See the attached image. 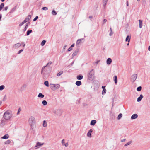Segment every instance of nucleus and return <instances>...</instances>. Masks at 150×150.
Listing matches in <instances>:
<instances>
[{
    "label": "nucleus",
    "mask_w": 150,
    "mask_h": 150,
    "mask_svg": "<svg viewBox=\"0 0 150 150\" xmlns=\"http://www.w3.org/2000/svg\"><path fill=\"white\" fill-rule=\"evenodd\" d=\"M23 51V50L22 49H21V50H19L18 52V54H20L22 51Z\"/></svg>",
    "instance_id": "obj_44"
},
{
    "label": "nucleus",
    "mask_w": 150,
    "mask_h": 150,
    "mask_svg": "<svg viewBox=\"0 0 150 150\" xmlns=\"http://www.w3.org/2000/svg\"><path fill=\"white\" fill-rule=\"evenodd\" d=\"M38 16H37L35 17V18H34L33 19V21H35L37 19H38Z\"/></svg>",
    "instance_id": "obj_41"
},
{
    "label": "nucleus",
    "mask_w": 150,
    "mask_h": 150,
    "mask_svg": "<svg viewBox=\"0 0 150 150\" xmlns=\"http://www.w3.org/2000/svg\"><path fill=\"white\" fill-rule=\"evenodd\" d=\"M74 44H72L71 45V47H74Z\"/></svg>",
    "instance_id": "obj_49"
},
{
    "label": "nucleus",
    "mask_w": 150,
    "mask_h": 150,
    "mask_svg": "<svg viewBox=\"0 0 150 150\" xmlns=\"http://www.w3.org/2000/svg\"><path fill=\"white\" fill-rule=\"evenodd\" d=\"M9 137V136L8 134H6L3 137H1V139H7Z\"/></svg>",
    "instance_id": "obj_5"
},
{
    "label": "nucleus",
    "mask_w": 150,
    "mask_h": 150,
    "mask_svg": "<svg viewBox=\"0 0 150 150\" xmlns=\"http://www.w3.org/2000/svg\"><path fill=\"white\" fill-rule=\"evenodd\" d=\"M148 50L149 51H150V46H149L148 48Z\"/></svg>",
    "instance_id": "obj_59"
},
{
    "label": "nucleus",
    "mask_w": 150,
    "mask_h": 150,
    "mask_svg": "<svg viewBox=\"0 0 150 150\" xmlns=\"http://www.w3.org/2000/svg\"><path fill=\"white\" fill-rule=\"evenodd\" d=\"M139 27L140 28H141L142 26V21L141 20H139Z\"/></svg>",
    "instance_id": "obj_13"
},
{
    "label": "nucleus",
    "mask_w": 150,
    "mask_h": 150,
    "mask_svg": "<svg viewBox=\"0 0 150 150\" xmlns=\"http://www.w3.org/2000/svg\"><path fill=\"white\" fill-rule=\"evenodd\" d=\"M132 143V141H130L128 142L127 143H126V144H125L124 145L125 146H127L128 145H130L131 143Z\"/></svg>",
    "instance_id": "obj_25"
},
{
    "label": "nucleus",
    "mask_w": 150,
    "mask_h": 150,
    "mask_svg": "<svg viewBox=\"0 0 150 150\" xmlns=\"http://www.w3.org/2000/svg\"><path fill=\"white\" fill-rule=\"evenodd\" d=\"M105 86H102V88L103 89L104 88H105Z\"/></svg>",
    "instance_id": "obj_57"
},
{
    "label": "nucleus",
    "mask_w": 150,
    "mask_h": 150,
    "mask_svg": "<svg viewBox=\"0 0 150 150\" xmlns=\"http://www.w3.org/2000/svg\"><path fill=\"white\" fill-rule=\"evenodd\" d=\"M114 80L115 84H117V77L116 76H115L114 77Z\"/></svg>",
    "instance_id": "obj_16"
},
{
    "label": "nucleus",
    "mask_w": 150,
    "mask_h": 150,
    "mask_svg": "<svg viewBox=\"0 0 150 150\" xmlns=\"http://www.w3.org/2000/svg\"><path fill=\"white\" fill-rule=\"evenodd\" d=\"M130 40V36H129V35H128L126 38L125 41H128V42H129Z\"/></svg>",
    "instance_id": "obj_14"
},
{
    "label": "nucleus",
    "mask_w": 150,
    "mask_h": 150,
    "mask_svg": "<svg viewBox=\"0 0 150 150\" xmlns=\"http://www.w3.org/2000/svg\"><path fill=\"white\" fill-rule=\"evenodd\" d=\"M30 18H31V17H30V16L29 15V16H28V18H29V19Z\"/></svg>",
    "instance_id": "obj_55"
},
{
    "label": "nucleus",
    "mask_w": 150,
    "mask_h": 150,
    "mask_svg": "<svg viewBox=\"0 0 150 150\" xmlns=\"http://www.w3.org/2000/svg\"><path fill=\"white\" fill-rule=\"evenodd\" d=\"M28 122L32 129L35 127V120L34 117L31 116L29 119Z\"/></svg>",
    "instance_id": "obj_1"
},
{
    "label": "nucleus",
    "mask_w": 150,
    "mask_h": 150,
    "mask_svg": "<svg viewBox=\"0 0 150 150\" xmlns=\"http://www.w3.org/2000/svg\"><path fill=\"white\" fill-rule=\"evenodd\" d=\"M2 102L1 101H0V105L1 104Z\"/></svg>",
    "instance_id": "obj_61"
},
{
    "label": "nucleus",
    "mask_w": 150,
    "mask_h": 150,
    "mask_svg": "<svg viewBox=\"0 0 150 150\" xmlns=\"http://www.w3.org/2000/svg\"><path fill=\"white\" fill-rule=\"evenodd\" d=\"M138 116L136 114H135L132 115L131 117V119H135L137 118Z\"/></svg>",
    "instance_id": "obj_8"
},
{
    "label": "nucleus",
    "mask_w": 150,
    "mask_h": 150,
    "mask_svg": "<svg viewBox=\"0 0 150 150\" xmlns=\"http://www.w3.org/2000/svg\"><path fill=\"white\" fill-rule=\"evenodd\" d=\"M8 7L7 6L6 7L4 8V10L5 11H6L8 9Z\"/></svg>",
    "instance_id": "obj_46"
},
{
    "label": "nucleus",
    "mask_w": 150,
    "mask_h": 150,
    "mask_svg": "<svg viewBox=\"0 0 150 150\" xmlns=\"http://www.w3.org/2000/svg\"><path fill=\"white\" fill-rule=\"evenodd\" d=\"M42 9L44 10H48V8L45 7H43Z\"/></svg>",
    "instance_id": "obj_35"
},
{
    "label": "nucleus",
    "mask_w": 150,
    "mask_h": 150,
    "mask_svg": "<svg viewBox=\"0 0 150 150\" xmlns=\"http://www.w3.org/2000/svg\"><path fill=\"white\" fill-rule=\"evenodd\" d=\"M52 14L53 15H55L57 14V13L55 11L53 10L52 11Z\"/></svg>",
    "instance_id": "obj_32"
},
{
    "label": "nucleus",
    "mask_w": 150,
    "mask_h": 150,
    "mask_svg": "<svg viewBox=\"0 0 150 150\" xmlns=\"http://www.w3.org/2000/svg\"><path fill=\"white\" fill-rule=\"evenodd\" d=\"M11 143V141L10 140H8L6 141L4 143V144H9Z\"/></svg>",
    "instance_id": "obj_21"
},
{
    "label": "nucleus",
    "mask_w": 150,
    "mask_h": 150,
    "mask_svg": "<svg viewBox=\"0 0 150 150\" xmlns=\"http://www.w3.org/2000/svg\"><path fill=\"white\" fill-rule=\"evenodd\" d=\"M1 15H0V21L1 20Z\"/></svg>",
    "instance_id": "obj_60"
},
{
    "label": "nucleus",
    "mask_w": 150,
    "mask_h": 150,
    "mask_svg": "<svg viewBox=\"0 0 150 150\" xmlns=\"http://www.w3.org/2000/svg\"><path fill=\"white\" fill-rule=\"evenodd\" d=\"M106 90L105 88H104L103 89L102 94H105L106 93Z\"/></svg>",
    "instance_id": "obj_29"
},
{
    "label": "nucleus",
    "mask_w": 150,
    "mask_h": 150,
    "mask_svg": "<svg viewBox=\"0 0 150 150\" xmlns=\"http://www.w3.org/2000/svg\"><path fill=\"white\" fill-rule=\"evenodd\" d=\"M5 0H1V1H2V2H4V1Z\"/></svg>",
    "instance_id": "obj_62"
},
{
    "label": "nucleus",
    "mask_w": 150,
    "mask_h": 150,
    "mask_svg": "<svg viewBox=\"0 0 150 150\" xmlns=\"http://www.w3.org/2000/svg\"><path fill=\"white\" fill-rule=\"evenodd\" d=\"M89 131H92V129H90Z\"/></svg>",
    "instance_id": "obj_64"
},
{
    "label": "nucleus",
    "mask_w": 150,
    "mask_h": 150,
    "mask_svg": "<svg viewBox=\"0 0 150 150\" xmlns=\"http://www.w3.org/2000/svg\"><path fill=\"white\" fill-rule=\"evenodd\" d=\"M47 66H44L42 68V70H41V73L42 74L43 71V70H44V68L46 67Z\"/></svg>",
    "instance_id": "obj_37"
},
{
    "label": "nucleus",
    "mask_w": 150,
    "mask_h": 150,
    "mask_svg": "<svg viewBox=\"0 0 150 150\" xmlns=\"http://www.w3.org/2000/svg\"><path fill=\"white\" fill-rule=\"evenodd\" d=\"M96 122V121L95 120H92L90 124L91 125H94Z\"/></svg>",
    "instance_id": "obj_12"
},
{
    "label": "nucleus",
    "mask_w": 150,
    "mask_h": 150,
    "mask_svg": "<svg viewBox=\"0 0 150 150\" xmlns=\"http://www.w3.org/2000/svg\"><path fill=\"white\" fill-rule=\"evenodd\" d=\"M23 24H24L25 23H26L25 21L24 20L22 22Z\"/></svg>",
    "instance_id": "obj_51"
},
{
    "label": "nucleus",
    "mask_w": 150,
    "mask_h": 150,
    "mask_svg": "<svg viewBox=\"0 0 150 150\" xmlns=\"http://www.w3.org/2000/svg\"><path fill=\"white\" fill-rule=\"evenodd\" d=\"M63 71L60 72H59V73H58L57 74V76H60L61 74H63Z\"/></svg>",
    "instance_id": "obj_34"
},
{
    "label": "nucleus",
    "mask_w": 150,
    "mask_h": 150,
    "mask_svg": "<svg viewBox=\"0 0 150 150\" xmlns=\"http://www.w3.org/2000/svg\"><path fill=\"white\" fill-rule=\"evenodd\" d=\"M83 78V76L81 75H79L77 76V79L79 80L82 79Z\"/></svg>",
    "instance_id": "obj_10"
},
{
    "label": "nucleus",
    "mask_w": 150,
    "mask_h": 150,
    "mask_svg": "<svg viewBox=\"0 0 150 150\" xmlns=\"http://www.w3.org/2000/svg\"><path fill=\"white\" fill-rule=\"evenodd\" d=\"M76 84L77 86H79L81 84V82L80 81H77L76 82Z\"/></svg>",
    "instance_id": "obj_18"
},
{
    "label": "nucleus",
    "mask_w": 150,
    "mask_h": 150,
    "mask_svg": "<svg viewBox=\"0 0 150 150\" xmlns=\"http://www.w3.org/2000/svg\"><path fill=\"white\" fill-rule=\"evenodd\" d=\"M81 40H82L81 39H79L76 42V45H78L80 43H81Z\"/></svg>",
    "instance_id": "obj_19"
},
{
    "label": "nucleus",
    "mask_w": 150,
    "mask_h": 150,
    "mask_svg": "<svg viewBox=\"0 0 150 150\" xmlns=\"http://www.w3.org/2000/svg\"><path fill=\"white\" fill-rule=\"evenodd\" d=\"M71 49H72L71 47H69V49H68V51H70L71 50Z\"/></svg>",
    "instance_id": "obj_47"
},
{
    "label": "nucleus",
    "mask_w": 150,
    "mask_h": 150,
    "mask_svg": "<svg viewBox=\"0 0 150 150\" xmlns=\"http://www.w3.org/2000/svg\"><path fill=\"white\" fill-rule=\"evenodd\" d=\"M125 140H126V139H123L122 140H121V141L122 142H125Z\"/></svg>",
    "instance_id": "obj_48"
},
{
    "label": "nucleus",
    "mask_w": 150,
    "mask_h": 150,
    "mask_svg": "<svg viewBox=\"0 0 150 150\" xmlns=\"http://www.w3.org/2000/svg\"><path fill=\"white\" fill-rule=\"evenodd\" d=\"M46 41L45 40H43L42 41L41 43V45L42 46H43L45 43Z\"/></svg>",
    "instance_id": "obj_30"
},
{
    "label": "nucleus",
    "mask_w": 150,
    "mask_h": 150,
    "mask_svg": "<svg viewBox=\"0 0 150 150\" xmlns=\"http://www.w3.org/2000/svg\"><path fill=\"white\" fill-rule=\"evenodd\" d=\"M107 21V20L106 19H104L103 21V23H105Z\"/></svg>",
    "instance_id": "obj_45"
},
{
    "label": "nucleus",
    "mask_w": 150,
    "mask_h": 150,
    "mask_svg": "<svg viewBox=\"0 0 150 150\" xmlns=\"http://www.w3.org/2000/svg\"><path fill=\"white\" fill-rule=\"evenodd\" d=\"M143 96L142 95H140V96L137 98V101L138 102L140 101L143 98Z\"/></svg>",
    "instance_id": "obj_11"
},
{
    "label": "nucleus",
    "mask_w": 150,
    "mask_h": 150,
    "mask_svg": "<svg viewBox=\"0 0 150 150\" xmlns=\"http://www.w3.org/2000/svg\"><path fill=\"white\" fill-rule=\"evenodd\" d=\"M141 89H142V87L141 86H139V87H138L137 88V90L138 91H140L141 90Z\"/></svg>",
    "instance_id": "obj_33"
},
{
    "label": "nucleus",
    "mask_w": 150,
    "mask_h": 150,
    "mask_svg": "<svg viewBox=\"0 0 150 150\" xmlns=\"http://www.w3.org/2000/svg\"><path fill=\"white\" fill-rule=\"evenodd\" d=\"M112 59L110 58H108L107 60V63L108 64H110L112 62Z\"/></svg>",
    "instance_id": "obj_7"
},
{
    "label": "nucleus",
    "mask_w": 150,
    "mask_h": 150,
    "mask_svg": "<svg viewBox=\"0 0 150 150\" xmlns=\"http://www.w3.org/2000/svg\"><path fill=\"white\" fill-rule=\"evenodd\" d=\"M21 110V109L20 108H19L18 109V112H17V114H18L19 113L20 111Z\"/></svg>",
    "instance_id": "obj_40"
},
{
    "label": "nucleus",
    "mask_w": 150,
    "mask_h": 150,
    "mask_svg": "<svg viewBox=\"0 0 150 150\" xmlns=\"http://www.w3.org/2000/svg\"><path fill=\"white\" fill-rule=\"evenodd\" d=\"M23 24L22 23H21L20 24H19V26H21L22 25H23Z\"/></svg>",
    "instance_id": "obj_54"
},
{
    "label": "nucleus",
    "mask_w": 150,
    "mask_h": 150,
    "mask_svg": "<svg viewBox=\"0 0 150 150\" xmlns=\"http://www.w3.org/2000/svg\"><path fill=\"white\" fill-rule=\"evenodd\" d=\"M43 126L44 127H46L47 126V122L45 120H44L43 122V124H42Z\"/></svg>",
    "instance_id": "obj_15"
},
{
    "label": "nucleus",
    "mask_w": 150,
    "mask_h": 150,
    "mask_svg": "<svg viewBox=\"0 0 150 150\" xmlns=\"http://www.w3.org/2000/svg\"><path fill=\"white\" fill-rule=\"evenodd\" d=\"M122 114H121V113L120 114L118 115V116L117 117L118 119H120L122 117Z\"/></svg>",
    "instance_id": "obj_26"
},
{
    "label": "nucleus",
    "mask_w": 150,
    "mask_h": 150,
    "mask_svg": "<svg viewBox=\"0 0 150 150\" xmlns=\"http://www.w3.org/2000/svg\"><path fill=\"white\" fill-rule=\"evenodd\" d=\"M32 32V30H28L27 31V35H29L30 33H31Z\"/></svg>",
    "instance_id": "obj_27"
},
{
    "label": "nucleus",
    "mask_w": 150,
    "mask_h": 150,
    "mask_svg": "<svg viewBox=\"0 0 150 150\" xmlns=\"http://www.w3.org/2000/svg\"><path fill=\"white\" fill-rule=\"evenodd\" d=\"M98 61H97V62H96V64H98Z\"/></svg>",
    "instance_id": "obj_63"
},
{
    "label": "nucleus",
    "mask_w": 150,
    "mask_h": 150,
    "mask_svg": "<svg viewBox=\"0 0 150 150\" xmlns=\"http://www.w3.org/2000/svg\"><path fill=\"white\" fill-rule=\"evenodd\" d=\"M64 146H65V147H67L68 146V143H67L66 144H63Z\"/></svg>",
    "instance_id": "obj_39"
},
{
    "label": "nucleus",
    "mask_w": 150,
    "mask_h": 150,
    "mask_svg": "<svg viewBox=\"0 0 150 150\" xmlns=\"http://www.w3.org/2000/svg\"><path fill=\"white\" fill-rule=\"evenodd\" d=\"M108 0H104L103 2V5L104 6H105Z\"/></svg>",
    "instance_id": "obj_28"
},
{
    "label": "nucleus",
    "mask_w": 150,
    "mask_h": 150,
    "mask_svg": "<svg viewBox=\"0 0 150 150\" xmlns=\"http://www.w3.org/2000/svg\"><path fill=\"white\" fill-rule=\"evenodd\" d=\"M22 45L23 47H24L25 46V44H24V43H23V42L22 43Z\"/></svg>",
    "instance_id": "obj_50"
},
{
    "label": "nucleus",
    "mask_w": 150,
    "mask_h": 150,
    "mask_svg": "<svg viewBox=\"0 0 150 150\" xmlns=\"http://www.w3.org/2000/svg\"><path fill=\"white\" fill-rule=\"evenodd\" d=\"M50 86L51 89L53 91L59 89L60 87V85L59 84H51Z\"/></svg>",
    "instance_id": "obj_3"
},
{
    "label": "nucleus",
    "mask_w": 150,
    "mask_h": 150,
    "mask_svg": "<svg viewBox=\"0 0 150 150\" xmlns=\"http://www.w3.org/2000/svg\"><path fill=\"white\" fill-rule=\"evenodd\" d=\"M29 20V18H25V20H24V21H25L26 22H27Z\"/></svg>",
    "instance_id": "obj_36"
},
{
    "label": "nucleus",
    "mask_w": 150,
    "mask_h": 150,
    "mask_svg": "<svg viewBox=\"0 0 150 150\" xmlns=\"http://www.w3.org/2000/svg\"><path fill=\"white\" fill-rule=\"evenodd\" d=\"M110 30L111 32H112V29L111 28H110Z\"/></svg>",
    "instance_id": "obj_56"
},
{
    "label": "nucleus",
    "mask_w": 150,
    "mask_h": 150,
    "mask_svg": "<svg viewBox=\"0 0 150 150\" xmlns=\"http://www.w3.org/2000/svg\"><path fill=\"white\" fill-rule=\"evenodd\" d=\"M44 84L47 87L49 86V83L47 81H46L44 82Z\"/></svg>",
    "instance_id": "obj_24"
},
{
    "label": "nucleus",
    "mask_w": 150,
    "mask_h": 150,
    "mask_svg": "<svg viewBox=\"0 0 150 150\" xmlns=\"http://www.w3.org/2000/svg\"><path fill=\"white\" fill-rule=\"evenodd\" d=\"M43 143L41 144L40 142H38L37 143L36 145L35 146V147H36V148H38L37 147L43 145Z\"/></svg>",
    "instance_id": "obj_9"
},
{
    "label": "nucleus",
    "mask_w": 150,
    "mask_h": 150,
    "mask_svg": "<svg viewBox=\"0 0 150 150\" xmlns=\"http://www.w3.org/2000/svg\"><path fill=\"white\" fill-rule=\"evenodd\" d=\"M4 86L3 85L0 86V90L1 91L3 90L4 88Z\"/></svg>",
    "instance_id": "obj_31"
},
{
    "label": "nucleus",
    "mask_w": 150,
    "mask_h": 150,
    "mask_svg": "<svg viewBox=\"0 0 150 150\" xmlns=\"http://www.w3.org/2000/svg\"><path fill=\"white\" fill-rule=\"evenodd\" d=\"M38 97L42 98L44 97V95L42 94L41 93H40L38 95Z\"/></svg>",
    "instance_id": "obj_17"
},
{
    "label": "nucleus",
    "mask_w": 150,
    "mask_h": 150,
    "mask_svg": "<svg viewBox=\"0 0 150 150\" xmlns=\"http://www.w3.org/2000/svg\"><path fill=\"white\" fill-rule=\"evenodd\" d=\"M137 77V74H134L132 76L131 79L133 81H134L136 79Z\"/></svg>",
    "instance_id": "obj_4"
},
{
    "label": "nucleus",
    "mask_w": 150,
    "mask_h": 150,
    "mask_svg": "<svg viewBox=\"0 0 150 150\" xmlns=\"http://www.w3.org/2000/svg\"><path fill=\"white\" fill-rule=\"evenodd\" d=\"M62 143L63 145V144H65V140L64 139H63L62 140Z\"/></svg>",
    "instance_id": "obj_38"
},
{
    "label": "nucleus",
    "mask_w": 150,
    "mask_h": 150,
    "mask_svg": "<svg viewBox=\"0 0 150 150\" xmlns=\"http://www.w3.org/2000/svg\"><path fill=\"white\" fill-rule=\"evenodd\" d=\"M92 132H88V133L87 134V137H91V133Z\"/></svg>",
    "instance_id": "obj_20"
},
{
    "label": "nucleus",
    "mask_w": 150,
    "mask_h": 150,
    "mask_svg": "<svg viewBox=\"0 0 150 150\" xmlns=\"http://www.w3.org/2000/svg\"><path fill=\"white\" fill-rule=\"evenodd\" d=\"M42 104L43 105H46L47 104V103L46 101L43 100L42 101Z\"/></svg>",
    "instance_id": "obj_23"
},
{
    "label": "nucleus",
    "mask_w": 150,
    "mask_h": 150,
    "mask_svg": "<svg viewBox=\"0 0 150 150\" xmlns=\"http://www.w3.org/2000/svg\"><path fill=\"white\" fill-rule=\"evenodd\" d=\"M28 26V25L27 24L24 29V31H25L26 30V29L27 28Z\"/></svg>",
    "instance_id": "obj_43"
},
{
    "label": "nucleus",
    "mask_w": 150,
    "mask_h": 150,
    "mask_svg": "<svg viewBox=\"0 0 150 150\" xmlns=\"http://www.w3.org/2000/svg\"><path fill=\"white\" fill-rule=\"evenodd\" d=\"M112 32H110V35H112Z\"/></svg>",
    "instance_id": "obj_58"
},
{
    "label": "nucleus",
    "mask_w": 150,
    "mask_h": 150,
    "mask_svg": "<svg viewBox=\"0 0 150 150\" xmlns=\"http://www.w3.org/2000/svg\"><path fill=\"white\" fill-rule=\"evenodd\" d=\"M4 3H2L0 5V11H1V10L2 8L4 7Z\"/></svg>",
    "instance_id": "obj_22"
},
{
    "label": "nucleus",
    "mask_w": 150,
    "mask_h": 150,
    "mask_svg": "<svg viewBox=\"0 0 150 150\" xmlns=\"http://www.w3.org/2000/svg\"><path fill=\"white\" fill-rule=\"evenodd\" d=\"M21 46V44L20 43H17L16 44H15L14 46L13 47L15 48H17L18 47H19Z\"/></svg>",
    "instance_id": "obj_6"
},
{
    "label": "nucleus",
    "mask_w": 150,
    "mask_h": 150,
    "mask_svg": "<svg viewBox=\"0 0 150 150\" xmlns=\"http://www.w3.org/2000/svg\"><path fill=\"white\" fill-rule=\"evenodd\" d=\"M52 64V62H48L47 64V65L46 66H47L48 65H51Z\"/></svg>",
    "instance_id": "obj_42"
},
{
    "label": "nucleus",
    "mask_w": 150,
    "mask_h": 150,
    "mask_svg": "<svg viewBox=\"0 0 150 150\" xmlns=\"http://www.w3.org/2000/svg\"><path fill=\"white\" fill-rule=\"evenodd\" d=\"M11 111L8 110L5 112L3 115L4 118L6 120H10L12 117Z\"/></svg>",
    "instance_id": "obj_2"
},
{
    "label": "nucleus",
    "mask_w": 150,
    "mask_h": 150,
    "mask_svg": "<svg viewBox=\"0 0 150 150\" xmlns=\"http://www.w3.org/2000/svg\"><path fill=\"white\" fill-rule=\"evenodd\" d=\"M127 6H129V4H128V1H127Z\"/></svg>",
    "instance_id": "obj_53"
},
{
    "label": "nucleus",
    "mask_w": 150,
    "mask_h": 150,
    "mask_svg": "<svg viewBox=\"0 0 150 150\" xmlns=\"http://www.w3.org/2000/svg\"><path fill=\"white\" fill-rule=\"evenodd\" d=\"M23 24H24L25 23H26L25 21L24 20L22 22Z\"/></svg>",
    "instance_id": "obj_52"
}]
</instances>
